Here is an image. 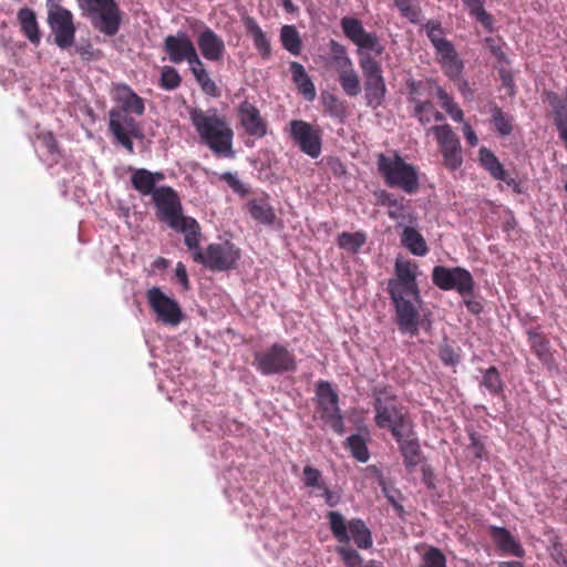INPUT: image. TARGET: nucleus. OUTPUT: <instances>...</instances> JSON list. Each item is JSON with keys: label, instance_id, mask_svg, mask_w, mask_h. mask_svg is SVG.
Instances as JSON below:
<instances>
[{"label": "nucleus", "instance_id": "obj_1", "mask_svg": "<svg viewBox=\"0 0 567 567\" xmlns=\"http://www.w3.org/2000/svg\"><path fill=\"white\" fill-rule=\"evenodd\" d=\"M395 277L388 281V292L395 308V321L403 334L416 336L420 330L419 307L422 303L416 282L417 265L398 258L394 264Z\"/></svg>", "mask_w": 567, "mask_h": 567}, {"label": "nucleus", "instance_id": "obj_2", "mask_svg": "<svg viewBox=\"0 0 567 567\" xmlns=\"http://www.w3.org/2000/svg\"><path fill=\"white\" fill-rule=\"evenodd\" d=\"M189 118L200 142L208 146L215 155L227 158L235 156L233 151L234 132L215 109L207 111L192 109Z\"/></svg>", "mask_w": 567, "mask_h": 567}, {"label": "nucleus", "instance_id": "obj_3", "mask_svg": "<svg viewBox=\"0 0 567 567\" xmlns=\"http://www.w3.org/2000/svg\"><path fill=\"white\" fill-rule=\"evenodd\" d=\"M377 165L389 187L402 189L406 194H415L419 190L420 183L416 168L406 163L396 152L391 156L379 154Z\"/></svg>", "mask_w": 567, "mask_h": 567}, {"label": "nucleus", "instance_id": "obj_4", "mask_svg": "<svg viewBox=\"0 0 567 567\" xmlns=\"http://www.w3.org/2000/svg\"><path fill=\"white\" fill-rule=\"evenodd\" d=\"M82 16L100 33L114 37L120 31L123 12L115 0H78Z\"/></svg>", "mask_w": 567, "mask_h": 567}, {"label": "nucleus", "instance_id": "obj_5", "mask_svg": "<svg viewBox=\"0 0 567 567\" xmlns=\"http://www.w3.org/2000/svg\"><path fill=\"white\" fill-rule=\"evenodd\" d=\"M374 398L375 424L381 427H388L392 435L408 429L411 422L399 408L396 396L385 386H375L372 391Z\"/></svg>", "mask_w": 567, "mask_h": 567}, {"label": "nucleus", "instance_id": "obj_6", "mask_svg": "<svg viewBox=\"0 0 567 567\" xmlns=\"http://www.w3.org/2000/svg\"><path fill=\"white\" fill-rule=\"evenodd\" d=\"M359 63L364 79L365 104L368 107L377 110L383 104L388 92L381 65L370 55L361 56Z\"/></svg>", "mask_w": 567, "mask_h": 567}, {"label": "nucleus", "instance_id": "obj_7", "mask_svg": "<svg viewBox=\"0 0 567 567\" xmlns=\"http://www.w3.org/2000/svg\"><path fill=\"white\" fill-rule=\"evenodd\" d=\"M254 358V364L264 375L293 372L297 369L295 354L280 343H274L268 349L256 352Z\"/></svg>", "mask_w": 567, "mask_h": 567}, {"label": "nucleus", "instance_id": "obj_8", "mask_svg": "<svg viewBox=\"0 0 567 567\" xmlns=\"http://www.w3.org/2000/svg\"><path fill=\"white\" fill-rule=\"evenodd\" d=\"M239 258V248L228 240L210 244L205 252L196 254V262L202 264L212 271L230 270L235 268Z\"/></svg>", "mask_w": 567, "mask_h": 567}, {"label": "nucleus", "instance_id": "obj_9", "mask_svg": "<svg viewBox=\"0 0 567 567\" xmlns=\"http://www.w3.org/2000/svg\"><path fill=\"white\" fill-rule=\"evenodd\" d=\"M48 24L56 47L65 50L74 44L76 28L70 10L61 4L51 6V10L48 11Z\"/></svg>", "mask_w": 567, "mask_h": 567}, {"label": "nucleus", "instance_id": "obj_10", "mask_svg": "<svg viewBox=\"0 0 567 567\" xmlns=\"http://www.w3.org/2000/svg\"><path fill=\"white\" fill-rule=\"evenodd\" d=\"M317 396L321 417L336 432L341 435L344 433V422L339 409L338 393L332 389L328 381H319L317 384Z\"/></svg>", "mask_w": 567, "mask_h": 567}, {"label": "nucleus", "instance_id": "obj_11", "mask_svg": "<svg viewBox=\"0 0 567 567\" xmlns=\"http://www.w3.org/2000/svg\"><path fill=\"white\" fill-rule=\"evenodd\" d=\"M432 280L442 290H456L461 296L473 291L474 280L471 272L462 267L449 268L435 266Z\"/></svg>", "mask_w": 567, "mask_h": 567}, {"label": "nucleus", "instance_id": "obj_12", "mask_svg": "<svg viewBox=\"0 0 567 567\" xmlns=\"http://www.w3.org/2000/svg\"><path fill=\"white\" fill-rule=\"evenodd\" d=\"M147 301L159 322L168 327H177L184 319L178 302L165 295L161 288L153 287L147 291Z\"/></svg>", "mask_w": 567, "mask_h": 567}, {"label": "nucleus", "instance_id": "obj_13", "mask_svg": "<svg viewBox=\"0 0 567 567\" xmlns=\"http://www.w3.org/2000/svg\"><path fill=\"white\" fill-rule=\"evenodd\" d=\"M163 50L167 54L168 60L174 64L187 62L190 66L200 59L192 39L184 31L168 34L164 39Z\"/></svg>", "mask_w": 567, "mask_h": 567}, {"label": "nucleus", "instance_id": "obj_14", "mask_svg": "<svg viewBox=\"0 0 567 567\" xmlns=\"http://www.w3.org/2000/svg\"><path fill=\"white\" fill-rule=\"evenodd\" d=\"M152 198L157 209V217L168 227H177L179 219L185 217L182 214V204L177 193L168 186H163L154 192Z\"/></svg>", "mask_w": 567, "mask_h": 567}, {"label": "nucleus", "instance_id": "obj_15", "mask_svg": "<svg viewBox=\"0 0 567 567\" xmlns=\"http://www.w3.org/2000/svg\"><path fill=\"white\" fill-rule=\"evenodd\" d=\"M290 135L300 151L311 158H317L321 154V134L320 130L302 120L290 122Z\"/></svg>", "mask_w": 567, "mask_h": 567}, {"label": "nucleus", "instance_id": "obj_16", "mask_svg": "<svg viewBox=\"0 0 567 567\" xmlns=\"http://www.w3.org/2000/svg\"><path fill=\"white\" fill-rule=\"evenodd\" d=\"M431 131L441 146L445 166L451 171L460 168L463 163L461 143L452 127L449 124L436 125Z\"/></svg>", "mask_w": 567, "mask_h": 567}, {"label": "nucleus", "instance_id": "obj_17", "mask_svg": "<svg viewBox=\"0 0 567 567\" xmlns=\"http://www.w3.org/2000/svg\"><path fill=\"white\" fill-rule=\"evenodd\" d=\"M393 436L399 444L404 466L410 473L413 472L421 461V449L419 440L413 433L412 425L401 430L398 435Z\"/></svg>", "mask_w": 567, "mask_h": 567}, {"label": "nucleus", "instance_id": "obj_18", "mask_svg": "<svg viewBox=\"0 0 567 567\" xmlns=\"http://www.w3.org/2000/svg\"><path fill=\"white\" fill-rule=\"evenodd\" d=\"M240 123L248 135L257 138L267 134V125L260 116L259 110L251 103L244 101L238 109Z\"/></svg>", "mask_w": 567, "mask_h": 567}, {"label": "nucleus", "instance_id": "obj_19", "mask_svg": "<svg viewBox=\"0 0 567 567\" xmlns=\"http://www.w3.org/2000/svg\"><path fill=\"white\" fill-rule=\"evenodd\" d=\"M197 44L206 60L220 61L225 53V42L210 28L205 27L197 37Z\"/></svg>", "mask_w": 567, "mask_h": 567}, {"label": "nucleus", "instance_id": "obj_20", "mask_svg": "<svg viewBox=\"0 0 567 567\" xmlns=\"http://www.w3.org/2000/svg\"><path fill=\"white\" fill-rule=\"evenodd\" d=\"M109 127L114 136L132 135L134 138H143V133L136 121L118 110L110 111Z\"/></svg>", "mask_w": 567, "mask_h": 567}, {"label": "nucleus", "instance_id": "obj_21", "mask_svg": "<svg viewBox=\"0 0 567 567\" xmlns=\"http://www.w3.org/2000/svg\"><path fill=\"white\" fill-rule=\"evenodd\" d=\"M172 229L183 233L185 238V245L190 250L194 260L196 261V254H202L203 250L199 246L200 239V227L197 220L193 217H184L177 223V227H171Z\"/></svg>", "mask_w": 567, "mask_h": 567}, {"label": "nucleus", "instance_id": "obj_22", "mask_svg": "<svg viewBox=\"0 0 567 567\" xmlns=\"http://www.w3.org/2000/svg\"><path fill=\"white\" fill-rule=\"evenodd\" d=\"M491 535L499 550L517 558L524 557L525 550L523 546L508 529L505 527L492 526Z\"/></svg>", "mask_w": 567, "mask_h": 567}, {"label": "nucleus", "instance_id": "obj_23", "mask_svg": "<svg viewBox=\"0 0 567 567\" xmlns=\"http://www.w3.org/2000/svg\"><path fill=\"white\" fill-rule=\"evenodd\" d=\"M244 25L246 28L247 33L252 39L254 45L260 56L264 60H268L271 56V44L267 34L259 27L257 21L251 17L244 18Z\"/></svg>", "mask_w": 567, "mask_h": 567}, {"label": "nucleus", "instance_id": "obj_24", "mask_svg": "<svg viewBox=\"0 0 567 567\" xmlns=\"http://www.w3.org/2000/svg\"><path fill=\"white\" fill-rule=\"evenodd\" d=\"M289 68L292 75V81L298 87L299 92L307 101H313L316 99V87L311 78L306 72L303 65L297 61H292L290 62Z\"/></svg>", "mask_w": 567, "mask_h": 567}, {"label": "nucleus", "instance_id": "obj_25", "mask_svg": "<svg viewBox=\"0 0 567 567\" xmlns=\"http://www.w3.org/2000/svg\"><path fill=\"white\" fill-rule=\"evenodd\" d=\"M22 33L33 44H39L41 40L40 29L35 12L28 8H21L17 14Z\"/></svg>", "mask_w": 567, "mask_h": 567}, {"label": "nucleus", "instance_id": "obj_26", "mask_svg": "<svg viewBox=\"0 0 567 567\" xmlns=\"http://www.w3.org/2000/svg\"><path fill=\"white\" fill-rule=\"evenodd\" d=\"M401 244L415 256H425L429 251L423 236L415 228L410 226L403 227Z\"/></svg>", "mask_w": 567, "mask_h": 567}, {"label": "nucleus", "instance_id": "obj_27", "mask_svg": "<svg viewBox=\"0 0 567 567\" xmlns=\"http://www.w3.org/2000/svg\"><path fill=\"white\" fill-rule=\"evenodd\" d=\"M250 216L259 224L271 226L276 214L272 206L265 199H250L247 204Z\"/></svg>", "mask_w": 567, "mask_h": 567}, {"label": "nucleus", "instance_id": "obj_28", "mask_svg": "<svg viewBox=\"0 0 567 567\" xmlns=\"http://www.w3.org/2000/svg\"><path fill=\"white\" fill-rule=\"evenodd\" d=\"M279 39L282 48L292 55H299L302 50V40L295 25L285 24L280 29Z\"/></svg>", "mask_w": 567, "mask_h": 567}, {"label": "nucleus", "instance_id": "obj_29", "mask_svg": "<svg viewBox=\"0 0 567 567\" xmlns=\"http://www.w3.org/2000/svg\"><path fill=\"white\" fill-rule=\"evenodd\" d=\"M35 150L41 157H45L49 164L55 163L60 156L56 142L51 132H44L38 135Z\"/></svg>", "mask_w": 567, "mask_h": 567}, {"label": "nucleus", "instance_id": "obj_30", "mask_svg": "<svg viewBox=\"0 0 567 567\" xmlns=\"http://www.w3.org/2000/svg\"><path fill=\"white\" fill-rule=\"evenodd\" d=\"M424 28L426 35L433 44L437 55L451 50V48L454 47L453 43L444 37V31L440 22L431 20L425 24Z\"/></svg>", "mask_w": 567, "mask_h": 567}, {"label": "nucleus", "instance_id": "obj_31", "mask_svg": "<svg viewBox=\"0 0 567 567\" xmlns=\"http://www.w3.org/2000/svg\"><path fill=\"white\" fill-rule=\"evenodd\" d=\"M131 182L133 187L142 195H152L153 197L154 192L157 189L155 188V175L145 168L136 169L131 177Z\"/></svg>", "mask_w": 567, "mask_h": 567}, {"label": "nucleus", "instance_id": "obj_32", "mask_svg": "<svg viewBox=\"0 0 567 567\" xmlns=\"http://www.w3.org/2000/svg\"><path fill=\"white\" fill-rule=\"evenodd\" d=\"M349 534L359 548L368 549L372 546V536L364 522L360 518H353L348 523Z\"/></svg>", "mask_w": 567, "mask_h": 567}, {"label": "nucleus", "instance_id": "obj_33", "mask_svg": "<svg viewBox=\"0 0 567 567\" xmlns=\"http://www.w3.org/2000/svg\"><path fill=\"white\" fill-rule=\"evenodd\" d=\"M444 73L451 79L456 80L461 76L463 62L458 59L455 48L437 55Z\"/></svg>", "mask_w": 567, "mask_h": 567}, {"label": "nucleus", "instance_id": "obj_34", "mask_svg": "<svg viewBox=\"0 0 567 567\" xmlns=\"http://www.w3.org/2000/svg\"><path fill=\"white\" fill-rule=\"evenodd\" d=\"M120 99L122 101V112L125 114L134 113L142 115L145 111L144 101L127 85H124L120 91Z\"/></svg>", "mask_w": 567, "mask_h": 567}, {"label": "nucleus", "instance_id": "obj_35", "mask_svg": "<svg viewBox=\"0 0 567 567\" xmlns=\"http://www.w3.org/2000/svg\"><path fill=\"white\" fill-rule=\"evenodd\" d=\"M367 243V235L362 231L348 233L343 231L338 235L337 244L340 249L350 254H357Z\"/></svg>", "mask_w": 567, "mask_h": 567}, {"label": "nucleus", "instance_id": "obj_36", "mask_svg": "<svg viewBox=\"0 0 567 567\" xmlns=\"http://www.w3.org/2000/svg\"><path fill=\"white\" fill-rule=\"evenodd\" d=\"M330 49L332 52V63L338 72V76L354 70L352 60L348 56L347 50L342 44L332 40Z\"/></svg>", "mask_w": 567, "mask_h": 567}, {"label": "nucleus", "instance_id": "obj_37", "mask_svg": "<svg viewBox=\"0 0 567 567\" xmlns=\"http://www.w3.org/2000/svg\"><path fill=\"white\" fill-rule=\"evenodd\" d=\"M471 17L481 23L487 31L493 30V18L484 9L483 0H462Z\"/></svg>", "mask_w": 567, "mask_h": 567}, {"label": "nucleus", "instance_id": "obj_38", "mask_svg": "<svg viewBox=\"0 0 567 567\" xmlns=\"http://www.w3.org/2000/svg\"><path fill=\"white\" fill-rule=\"evenodd\" d=\"M189 69L193 75L195 76L196 81L199 83L202 90L206 94L210 96H218V87L216 83L210 79L200 59L197 61L196 64L190 65Z\"/></svg>", "mask_w": 567, "mask_h": 567}, {"label": "nucleus", "instance_id": "obj_39", "mask_svg": "<svg viewBox=\"0 0 567 567\" xmlns=\"http://www.w3.org/2000/svg\"><path fill=\"white\" fill-rule=\"evenodd\" d=\"M492 113V122L502 136H508L513 132V117L505 114L499 106L494 103L489 104Z\"/></svg>", "mask_w": 567, "mask_h": 567}, {"label": "nucleus", "instance_id": "obj_40", "mask_svg": "<svg viewBox=\"0 0 567 567\" xmlns=\"http://www.w3.org/2000/svg\"><path fill=\"white\" fill-rule=\"evenodd\" d=\"M378 483L379 486L381 487L382 493L384 494L389 503L393 506L394 511L398 513L399 516H402L404 514V508L401 504V501L403 499L401 491L394 487L393 485L389 484L386 480L382 476V474H379Z\"/></svg>", "mask_w": 567, "mask_h": 567}, {"label": "nucleus", "instance_id": "obj_41", "mask_svg": "<svg viewBox=\"0 0 567 567\" xmlns=\"http://www.w3.org/2000/svg\"><path fill=\"white\" fill-rule=\"evenodd\" d=\"M478 155L482 166L492 175V177L495 179L503 178L505 169L492 151L486 147H481Z\"/></svg>", "mask_w": 567, "mask_h": 567}, {"label": "nucleus", "instance_id": "obj_42", "mask_svg": "<svg viewBox=\"0 0 567 567\" xmlns=\"http://www.w3.org/2000/svg\"><path fill=\"white\" fill-rule=\"evenodd\" d=\"M328 519L332 535L339 543L348 544L350 540L349 527L339 512H329Z\"/></svg>", "mask_w": 567, "mask_h": 567}, {"label": "nucleus", "instance_id": "obj_43", "mask_svg": "<svg viewBox=\"0 0 567 567\" xmlns=\"http://www.w3.org/2000/svg\"><path fill=\"white\" fill-rule=\"evenodd\" d=\"M481 386L485 388L492 395H501L504 390V383L495 367H489L485 370Z\"/></svg>", "mask_w": 567, "mask_h": 567}, {"label": "nucleus", "instance_id": "obj_44", "mask_svg": "<svg viewBox=\"0 0 567 567\" xmlns=\"http://www.w3.org/2000/svg\"><path fill=\"white\" fill-rule=\"evenodd\" d=\"M347 445L352 456L361 462L367 463L370 458V453L367 447V440L360 434H352L347 439Z\"/></svg>", "mask_w": 567, "mask_h": 567}, {"label": "nucleus", "instance_id": "obj_45", "mask_svg": "<svg viewBox=\"0 0 567 567\" xmlns=\"http://www.w3.org/2000/svg\"><path fill=\"white\" fill-rule=\"evenodd\" d=\"M401 16L406 18L411 23L421 21V8L416 0H393Z\"/></svg>", "mask_w": 567, "mask_h": 567}, {"label": "nucleus", "instance_id": "obj_46", "mask_svg": "<svg viewBox=\"0 0 567 567\" xmlns=\"http://www.w3.org/2000/svg\"><path fill=\"white\" fill-rule=\"evenodd\" d=\"M341 28L344 35L351 40L354 44L362 38V35L367 32L362 25V23L351 17H344L341 20Z\"/></svg>", "mask_w": 567, "mask_h": 567}, {"label": "nucleus", "instance_id": "obj_47", "mask_svg": "<svg viewBox=\"0 0 567 567\" xmlns=\"http://www.w3.org/2000/svg\"><path fill=\"white\" fill-rule=\"evenodd\" d=\"M339 83L348 96H357L361 92L360 79L355 70L339 75Z\"/></svg>", "mask_w": 567, "mask_h": 567}, {"label": "nucleus", "instance_id": "obj_48", "mask_svg": "<svg viewBox=\"0 0 567 567\" xmlns=\"http://www.w3.org/2000/svg\"><path fill=\"white\" fill-rule=\"evenodd\" d=\"M182 78L178 71L173 68L165 65L161 72L159 85L166 91H173L181 85Z\"/></svg>", "mask_w": 567, "mask_h": 567}, {"label": "nucleus", "instance_id": "obj_49", "mask_svg": "<svg viewBox=\"0 0 567 567\" xmlns=\"http://www.w3.org/2000/svg\"><path fill=\"white\" fill-rule=\"evenodd\" d=\"M359 49V52L369 51L374 53L375 55H380L383 53L384 48L380 43V40L375 33L365 32L360 41L355 44Z\"/></svg>", "mask_w": 567, "mask_h": 567}, {"label": "nucleus", "instance_id": "obj_50", "mask_svg": "<svg viewBox=\"0 0 567 567\" xmlns=\"http://www.w3.org/2000/svg\"><path fill=\"white\" fill-rule=\"evenodd\" d=\"M302 482L307 487H311L317 491H320L326 486V483L322 478V473L311 465H306L303 467Z\"/></svg>", "mask_w": 567, "mask_h": 567}, {"label": "nucleus", "instance_id": "obj_51", "mask_svg": "<svg viewBox=\"0 0 567 567\" xmlns=\"http://www.w3.org/2000/svg\"><path fill=\"white\" fill-rule=\"evenodd\" d=\"M420 567H446V558L444 554L436 547H430L422 557Z\"/></svg>", "mask_w": 567, "mask_h": 567}, {"label": "nucleus", "instance_id": "obj_52", "mask_svg": "<svg viewBox=\"0 0 567 567\" xmlns=\"http://www.w3.org/2000/svg\"><path fill=\"white\" fill-rule=\"evenodd\" d=\"M389 207V217L395 220H405V207L403 203L391 195H388L383 202Z\"/></svg>", "mask_w": 567, "mask_h": 567}, {"label": "nucleus", "instance_id": "obj_53", "mask_svg": "<svg viewBox=\"0 0 567 567\" xmlns=\"http://www.w3.org/2000/svg\"><path fill=\"white\" fill-rule=\"evenodd\" d=\"M439 357L441 361L449 367H455L460 363V355L454 348L444 340L439 349Z\"/></svg>", "mask_w": 567, "mask_h": 567}, {"label": "nucleus", "instance_id": "obj_54", "mask_svg": "<svg viewBox=\"0 0 567 567\" xmlns=\"http://www.w3.org/2000/svg\"><path fill=\"white\" fill-rule=\"evenodd\" d=\"M338 553L347 567H359L362 563V557L353 548L341 546L338 548Z\"/></svg>", "mask_w": 567, "mask_h": 567}, {"label": "nucleus", "instance_id": "obj_55", "mask_svg": "<svg viewBox=\"0 0 567 567\" xmlns=\"http://www.w3.org/2000/svg\"><path fill=\"white\" fill-rule=\"evenodd\" d=\"M433 111V105L429 101H414V116L417 117V120L422 124H427L431 121V112Z\"/></svg>", "mask_w": 567, "mask_h": 567}, {"label": "nucleus", "instance_id": "obj_56", "mask_svg": "<svg viewBox=\"0 0 567 567\" xmlns=\"http://www.w3.org/2000/svg\"><path fill=\"white\" fill-rule=\"evenodd\" d=\"M442 109L445 110V112L454 120L455 122H463L464 114L463 111L457 106L456 103L452 100L446 105H444Z\"/></svg>", "mask_w": 567, "mask_h": 567}, {"label": "nucleus", "instance_id": "obj_57", "mask_svg": "<svg viewBox=\"0 0 567 567\" xmlns=\"http://www.w3.org/2000/svg\"><path fill=\"white\" fill-rule=\"evenodd\" d=\"M221 178L237 193H243L245 192L244 189V185L243 183L238 179V177L230 173V172H225L223 175H221Z\"/></svg>", "mask_w": 567, "mask_h": 567}, {"label": "nucleus", "instance_id": "obj_58", "mask_svg": "<svg viewBox=\"0 0 567 567\" xmlns=\"http://www.w3.org/2000/svg\"><path fill=\"white\" fill-rule=\"evenodd\" d=\"M319 492H321L320 495L324 498L326 504L330 507H334L340 502V496L337 493L330 491L327 487V485L324 486V488L320 489Z\"/></svg>", "mask_w": 567, "mask_h": 567}, {"label": "nucleus", "instance_id": "obj_59", "mask_svg": "<svg viewBox=\"0 0 567 567\" xmlns=\"http://www.w3.org/2000/svg\"><path fill=\"white\" fill-rule=\"evenodd\" d=\"M175 275H176L178 282L183 286V288L188 289L189 281H188L187 270H186V267L182 262H178L176 265Z\"/></svg>", "mask_w": 567, "mask_h": 567}, {"label": "nucleus", "instance_id": "obj_60", "mask_svg": "<svg viewBox=\"0 0 567 567\" xmlns=\"http://www.w3.org/2000/svg\"><path fill=\"white\" fill-rule=\"evenodd\" d=\"M501 80L504 87L508 89V94L513 96L515 94V82L509 72L501 71Z\"/></svg>", "mask_w": 567, "mask_h": 567}, {"label": "nucleus", "instance_id": "obj_61", "mask_svg": "<svg viewBox=\"0 0 567 567\" xmlns=\"http://www.w3.org/2000/svg\"><path fill=\"white\" fill-rule=\"evenodd\" d=\"M328 165L336 176H342L346 174V167L339 158H329Z\"/></svg>", "mask_w": 567, "mask_h": 567}, {"label": "nucleus", "instance_id": "obj_62", "mask_svg": "<svg viewBox=\"0 0 567 567\" xmlns=\"http://www.w3.org/2000/svg\"><path fill=\"white\" fill-rule=\"evenodd\" d=\"M463 131H464V136H465L467 143L471 146H476L478 144V138H477L475 132L473 131V128L471 127V125L465 123L463 126Z\"/></svg>", "mask_w": 567, "mask_h": 567}, {"label": "nucleus", "instance_id": "obj_63", "mask_svg": "<svg viewBox=\"0 0 567 567\" xmlns=\"http://www.w3.org/2000/svg\"><path fill=\"white\" fill-rule=\"evenodd\" d=\"M497 181H503L507 186L512 187L513 190L517 194L522 193L520 184L513 177H511L505 171L503 178H496Z\"/></svg>", "mask_w": 567, "mask_h": 567}, {"label": "nucleus", "instance_id": "obj_64", "mask_svg": "<svg viewBox=\"0 0 567 567\" xmlns=\"http://www.w3.org/2000/svg\"><path fill=\"white\" fill-rule=\"evenodd\" d=\"M133 136L132 135H121V136H115V138L117 140V142L130 153V154H133L134 153V145H133V142H132V138Z\"/></svg>", "mask_w": 567, "mask_h": 567}]
</instances>
